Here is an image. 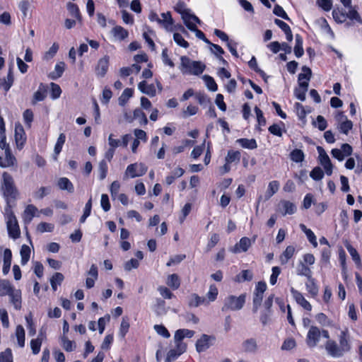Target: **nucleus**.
I'll use <instances>...</instances> for the list:
<instances>
[{"instance_id":"obj_1","label":"nucleus","mask_w":362,"mask_h":362,"mask_svg":"<svg viewBox=\"0 0 362 362\" xmlns=\"http://www.w3.org/2000/svg\"><path fill=\"white\" fill-rule=\"evenodd\" d=\"M339 344L335 341L329 339L325 344V349L327 354L333 358H339L351 350L349 337L345 331H342L339 337Z\"/></svg>"},{"instance_id":"obj_2","label":"nucleus","mask_w":362,"mask_h":362,"mask_svg":"<svg viewBox=\"0 0 362 362\" xmlns=\"http://www.w3.org/2000/svg\"><path fill=\"white\" fill-rule=\"evenodd\" d=\"M0 191L8 204H15L19 197L20 193L16 186L15 181L7 172L2 173Z\"/></svg>"},{"instance_id":"obj_3","label":"nucleus","mask_w":362,"mask_h":362,"mask_svg":"<svg viewBox=\"0 0 362 362\" xmlns=\"http://www.w3.org/2000/svg\"><path fill=\"white\" fill-rule=\"evenodd\" d=\"M180 71L182 74L200 75L204 71L206 66L202 62L192 61L186 56H182L180 58Z\"/></svg>"},{"instance_id":"obj_4","label":"nucleus","mask_w":362,"mask_h":362,"mask_svg":"<svg viewBox=\"0 0 362 362\" xmlns=\"http://www.w3.org/2000/svg\"><path fill=\"white\" fill-rule=\"evenodd\" d=\"M246 294L243 293L238 297L230 295L226 297L221 308L223 312L235 311L242 309L245 303Z\"/></svg>"},{"instance_id":"obj_5","label":"nucleus","mask_w":362,"mask_h":362,"mask_svg":"<svg viewBox=\"0 0 362 362\" xmlns=\"http://www.w3.org/2000/svg\"><path fill=\"white\" fill-rule=\"evenodd\" d=\"M267 285L264 281H259L256 286L253 296V313H257L259 307L261 305L263 299V295L266 291Z\"/></svg>"},{"instance_id":"obj_6","label":"nucleus","mask_w":362,"mask_h":362,"mask_svg":"<svg viewBox=\"0 0 362 362\" xmlns=\"http://www.w3.org/2000/svg\"><path fill=\"white\" fill-rule=\"evenodd\" d=\"M216 341L214 335H208L203 334L196 342V350L198 353H201L207 350Z\"/></svg>"},{"instance_id":"obj_7","label":"nucleus","mask_w":362,"mask_h":362,"mask_svg":"<svg viewBox=\"0 0 362 362\" xmlns=\"http://www.w3.org/2000/svg\"><path fill=\"white\" fill-rule=\"evenodd\" d=\"M147 167L143 163H134L127 166L126 175L131 177H139L147 171Z\"/></svg>"},{"instance_id":"obj_8","label":"nucleus","mask_w":362,"mask_h":362,"mask_svg":"<svg viewBox=\"0 0 362 362\" xmlns=\"http://www.w3.org/2000/svg\"><path fill=\"white\" fill-rule=\"evenodd\" d=\"M321 336V332L320 329L315 326H311L307 335L306 342L308 346L315 347L317 346L320 337Z\"/></svg>"},{"instance_id":"obj_9","label":"nucleus","mask_w":362,"mask_h":362,"mask_svg":"<svg viewBox=\"0 0 362 362\" xmlns=\"http://www.w3.org/2000/svg\"><path fill=\"white\" fill-rule=\"evenodd\" d=\"M15 141L18 149H22L25 141L26 136L24 129L21 124H16L15 127Z\"/></svg>"},{"instance_id":"obj_10","label":"nucleus","mask_w":362,"mask_h":362,"mask_svg":"<svg viewBox=\"0 0 362 362\" xmlns=\"http://www.w3.org/2000/svg\"><path fill=\"white\" fill-rule=\"evenodd\" d=\"M15 204H6L4 209V216L6 220V226H18V221L12 211V206Z\"/></svg>"},{"instance_id":"obj_11","label":"nucleus","mask_w":362,"mask_h":362,"mask_svg":"<svg viewBox=\"0 0 362 362\" xmlns=\"http://www.w3.org/2000/svg\"><path fill=\"white\" fill-rule=\"evenodd\" d=\"M47 94V86L41 83L39 85L38 89L34 93L31 103L35 105L37 102L43 101Z\"/></svg>"},{"instance_id":"obj_12","label":"nucleus","mask_w":362,"mask_h":362,"mask_svg":"<svg viewBox=\"0 0 362 362\" xmlns=\"http://www.w3.org/2000/svg\"><path fill=\"white\" fill-rule=\"evenodd\" d=\"M296 207L292 202L287 200H281L277 206V210L283 215L293 214Z\"/></svg>"},{"instance_id":"obj_13","label":"nucleus","mask_w":362,"mask_h":362,"mask_svg":"<svg viewBox=\"0 0 362 362\" xmlns=\"http://www.w3.org/2000/svg\"><path fill=\"white\" fill-rule=\"evenodd\" d=\"M16 164V158L12 154L11 148H7L5 151V159L0 156V167L8 168Z\"/></svg>"},{"instance_id":"obj_14","label":"nucleus","mask_w":362,"mask_h":362,"mask_svg":"<svg viewBox=\"0 0 362 362\" xmlns=\"http://www.w3.org/2000/svg\"><path fill=\"white\" fill-rule=\"evenodd\" d=\"M291 292L296 301L306 310H311L312 306L310 303L303 297L301 293L295 290L293 288L291 289Z\"/></svg>"},{"instance_id":"obj_15","label":"nucleus","mask_w":362,"mask_h":362,"mask_svg":"<svg viewBox=\"0 0 362 362\" xmlns=\"http://www.w3.org/2000/svg\"><path fill=\"white\" fill-rule=\"evenodd\" d=\"M242 348L246 353L255 354L258 350V345L256 339L249 338L242 343Z\"/></svg>"},{"instance_id":"obj_16","label":"nucleus","mask_w":362,"mask_h":362,"mask_svg":"<svg viewBox=\"0 0 362 362\" xmlns=\"http://www.w3.org/2000/svg\"><path fill=\"white\" fill-rule=\"evenodd\" d=\"M161 17L162 19L160 18L158 24L162 25L167 31L172 32L173 30V19L170 12L161 13Z\"/></svg>"},{"instance_id":"obj_17","label":"nucleus","mask_w":362,"mask_h":362,"mask_svg":"<svg viewBox=\"0 0 362 362\" xmlns=\"http://www.w3.org/2000/svg\"><path fill=\"white\" fill-rule=\"evenodd\" d=\"M14 81L12 67H9L6 78H0V89L3 88L7 92L12 86Z\"/></svg>"},{"instance_id":"obj_18","label":"nucleus","mask_w":362,"mask_h":362,"mask_svg":"<svg viewBox=\"0 0 362 362\" xmlns=\"http://www.w3.org/2000/svg\"><path fill=\"white\" fill-rule=\"evenodd\" d=\"M129 237V232L125 228H122L120 233V240L119 241V247L123 251H127L131 248V243L128 240Z\"/></svg>"},{"instance_id":"obj_19","label":"nucleus","mask_w":362,"mask_h":362,"mask_svg":"<svg viewBox=\"0 0 362 362\" xmlns=\"http://www.w3.org/2000/svg\"><path fill=\"white\" fill-rule=\"evenodd\" d=\"M251 245V240L248 238H242L238 243L231 250L233 253L246 252Z\"/></svg>"},{"instance_id":"obj_20","label":"nucleus","mask_w":362,"mask_h":362,"mask_svg":"<svg viewBox=\"0 0 362 362\" xmlns=\"http://www.w3.org/2000/svg\"><path fill=\"white\" fill-rule=\"evenodd\" d=\"M37 208L33 204L28 205L22 215L25 224H28L37 212Z\"/></svg>"},{"instance_id":"obj_21","label":"nucleus","mask_w":362,"mask_h":362,"mask_svg":"<svg viewBox=\"0 0 362 362\" xmlns=\"http://www.w3.org/2000/svg\"><path fill=\"white\" fill-rule=\"evenodd\" d=\"M309 83L306 82H300L298 84V87L294 90L295 96L300 100L304 101L306 98V92L308 89Z\"/></svg>"},{"instance_id":"obj_22","label":"nucleus","mask_w":362,"mask_h":362,"mask_svg":"<svg viewBox=\"0 0 362 362\" xmlns=\"http://www.w3.org/2000/svg\"><path fill=\"white\" fill-rule=\"evenodd\" d=\"M108 58L103 57L98 62L95 67V74L99 76H104L108 69Z\"/></svg>"},{"instance_id":"obj_23","label":"nucleus","mask_w":362,"mask_h":362,"mask_svg":"<svg viewBox=\"0 0 362 362\" xmlns=\"http://www.w3.org/2000/svg\"><path fill=\"white\" fill-rule=\"evenodd\" d=\"M138 88L141 92L145 93L151 97H153L156 94V88L153 84H147L145 81L140 82Z\"/></svg>"},{"instance_id":"obj_24","label":"nucleus","mask_w":362,"mask_h":362,"mask_svg":"<svg viewBox=\"0 0 362 362\" xmlns=\"http://www.w3.org/2000/svg\"><path fill=\"white\" fill-rule=\"evenodd\" d=\"M14 291L13 286L6 279H0V296H8Z\"/></svg>"},{"instance_id":"obj_25","label":"nucleus","mask_w":362,"mask_h":362,"mask_svg":"<svg viewBox=\"0 0 362 362\" xmlns=\"http://www.w3.org/2000/svg\"><path fill=\"white\" fill-rule=\"evenodd\" d=\"M12 259V253L10 249H5L4 252V265L2 272L4 275L9 272Z\"/></svg>"},{"instance_id":"obj_26","label":"nucleus","mask_w":362,"mask_h":362,"mask_svg":"<svg viewBox=\"0 0 362 362\" xmlns=\"http://www.w3.org/2000/svg\"><path fill=\"white\" fill-rule=\"evenodd\" d=\"M65 66L66 65L64 62H60L57 64L54 67V71L49 74V77L52 80H56L60 78L65 70Z\"/></svg>"},{"instance_id":"obj_27","label":"nucleus","mask_w":362,"mask_h":362,"mask_svg":"<svg viewBox=\"0 0 362 362\" xmlns=\"http://www.w3.org/2000/svg\"><path fill=\"white\" fill-rule=\"evenodd\" d=\"M279 189V182L274 180L269 183L268 189L264 194V200L269 199Z\"/></svg>"},{"instance_id":"obj_28","label":"nucleus","mask_w":362,"mask_h":362,"mask_svg":"<svg viewBox=\"0 0 362 362\" xmlns=\"http://www.w3.org/2000/svg\"><path fill=\"white\" fill-rule=\"evenodd\" d=\"M274 23L284 32L288 41L293 40V34L288 25L279 19H275Z\"/></svg>"},{"instance_id":"obj_29","label":"nucleus","mask_w":362,"mask_h":362,"mask_svg":"<svg viewBox=\"0 0 362 362\" xmlns=\"http://www.w3.org/2000/svg\"><path fill=\"white\" fill-rule=\"evenodd\" d=\"M294 252L295 247L291 245L288 246L279 257L281 264H286L288 262V260L293 256Z\"/></svg>"},{"instance_id":"obj_30","label":"nucleus","mask_w":362,"mask_h":362,"mask_svg":"<svg viewBox=\"0 0 362 362\" xmlns=\"http://www.w3.org/2000/svg\"><path fill=\"white\" fill-rule=\"evenodd\" d=\"M134 90L132 88H125L121 95L118 98V103L120 106H124L127 101L133 96Z\"/></svg>"},{"instance_id":"obj_31","label":"nucleus","mask_w":362,"mask_h":362,"mask_svg":"<svg viewBox=\"0 0 362 362\" xmlns=\"http://www.w3.org/2000/svg\"><path fill=\"white\" fill-rule=\"evenodd\" d=\"M57 185L60 189L67 190L69 193H73L74 187L73 184L66 177H61L58 180Z\"/></svg>"},{"instance_id":"obj_32","label":"nucleus","mask_w":362,"mask_h":362,"mask_svg":"<svg viewBox=\"0 0 362 362\" xmlns=\"http://www.w3.org/2000/svg\"><path fill=\"white\" fill-rule=\"evenodd\" d=\"M10 298V302L13 305L16 310H20L21 308V295L19 290L13 291L12 293L8 295Z\"/></svg>"},{"instance_id":"obj_33","label":"nucleus","mask_w":362,"mask_h":362,"mask_svg":"<svg viewBox=\"0 0 362 362\" xmlns=\"http://www.w3.org/2000/svg\"><path fill=\"white\" fill-rule=\"evenodd\" d=\"M129 326L130 325L129 317L127 316L123 317L119 329L118 336L119 338H124L126 334L129 331Z\"/></svg>"},{"instance_id":"obj_34","label":"nucleus","mask_w":362,"mask_h":362,"mask_svg":"<svg viewBox=\"0 0 362 362\" xmlns=\"http://www.w3.org/2000/svg\"><path fill=\"white\" fill-rule=\"evenodd\" d=\"M194 332L187 329H180L175 332L174 339L182 340L185 337L191 338L194 336Z\"/></svg>"},{"instance_id":"obj_35","label":"nucleus","mask_w":362,"mask_h":362,"mask_svg":"<svg viewBox=\"0 0 362 362\" xmlns=\"http://www.w3.org/2000/svg\"><path fill=\"white\" fill-rule=\"evenodd\" d=\"M67 9L72 17L76 18V20H78L79 22H81L82 16L76 4L69 2L67 4Z\"/></svg>"},{"instance_id":"obj_36","label":"nucleus","mask_w":362,"mask_h":362,"mask_svg":"<svg viewBox=\"0 0 362 362\" xmlns=\"http://www.w3.org/2000/svg\"><path fill=\"white\" fill-rule=\"evenodd\" d=\"M175 10L177 13H180L182 19L185 21L187 19V18L189 16L188 13L191 11L190 9L185 8V4L182 1H178L177 3L176 6H175Z\"/></svg>"},{"instance_id":"obj_37","label":"nucleus","mask_w":362,"mask_h":362,"mask_svg":"<svg viewBox=\"0 0 362 362\" xmlns=\"http://www.w3.org/2000/svg\"><path fill=\"white\" fill-rule=\"evenodd\" d=\"M294 53L296 57H300L303 55V39L300 35H296V45L294 47Z\"/></svg>"},{"instance_id":"obj_38","label":"nucleus","mask_w":362,"mask_h":362,"mask_svg":"<svg viewBox=\"0 0 362 362\" xmlns=\"http://www.w3.org/2000/svg\"><path fill=\"white\" fill-rule=\"evenodd\" d=\"M65 140H66L65 134L63 133L60 134L57 139L55 146H54V160H57V156L62 151V149L63 145L65 142Z\"/></svg>"},{"instance_id":"obj_39","label":"nucleus","mask_w":362,"mask_h":362,"mask_svg":"<svg viewBox=\"0 0 362 362\" xmlns=\"http://www.w3.org/2000/svg\"><path fill=\"white\" fill-rule=\"evenodd\" d=\"M16 336L18 341V345L20 347L25 346V330L22 325H19L16 329Z\"/></svg>"},{"instance_id":"obj_40","label":"nucleus","mask_w":362,"mask_h":362,"mask_svg":"<svg viewBox=\"0 0 362 362\" xmlns=\"http://www.w3.org/2000/svg\"><path fill=\"white\" fill-rule=\"evenodd\" d=\"M302 71L303 73H300L298 75V83L300 82H308L312 76V71L309 67L303 66L302 67Z\"/></svg>"},{"instance_id":"obj_41","label":"nucleus","mask_w":362,"mask_h":362,"mask_svg":"<svg viewBox=\"0 0 362 362\" xmlns=\"http://www.w3.org/2000/svg\"><path fill=\"white\" fill-rule=\"evenodd\" d=\"M237 142L243 148L248 149H255L257 147L255 139H239Z\"/></svg>"},{"instance_id":"obj_42","label":"nucleus","mask_w":362,"mask_h":362,"mask_svg":"<svg viewBox=\"0 0 362 362\" xmlns=\"http://www.w3.org/2000/svg\"><path fill=\"white\" fill-rule=\"evenodd\" d=\"M20 254H21V264L25 265L28 263V262L29 261L30 256V247L26 245H22L21 251H20Z\"/></svg>"},{"instance_id":"obj_43","label":"nucleus","mask_w":362,"mask_h":362,"mask_svg":"<svg viewBox=\"0 0 362 362\" xmlns=\"http://www.w3.org/2000/svg\"><path fill=\"white\" fill-rule=\"evenodd\" d=\"M240 159V153L238 151L230 150L228 151L227 156L225 160L227 163H231L233 162L238 163Z\"/></svg>"},{"instance_id":"obj_44","label":"nucleus","mask_w":362,"mask_h":362,"mask_svg":"<svg viewBox=\"0 0 362 362\" xmlns=\"http://www.w3.org/2000/svg\"><path fill=\"white\" fill-rule=\"evenodd\" d=\"M306 288L308 293L313 297L316 296L318 293V288L315 284V279L311 278L308 279L306 283Z\"/></svg>"},{"instance_id":"obj_45","label":"nucleus","mask_w":362,"mask_h":362,"mask_svg":"<svg viewBox=\"0 0 362 362\" xmlns=\"http://www.w3.org/2000/svg\"><path fill=\"white\" fill-rule=\"evenodd\" d=\"M253 274L250 270H243L241 273L235 276V280L238 282L250 281L252 279Z\"/></svg>"},{"instance_id":"obj_46","label":"nucleus","mask_w":362,"mask_h":362,"mask_svg":"<svg viewBox=\"0 0 362 362\" xmlns=\"http://www.w3.org/2000/svg\"><path fill=\"white\" fill-rule=\"evenodd\" d=\"M167 284L173 289H177L180 285V281L178 276L173 274L168 276L167 279Z\"/></svg>"},{"instance_id":"obj_47","label":"nucleus","mask_w":362,"mask_h":362,"mask_svg":"<svg viewBox=\"0 0 362 362\" xmlns=\"http://www.w3.org/2000/svg\"><path fill=\"white\" fill-rule=\"evenodd\" d=\"M297 274L300 276H305L308 279L312 277V272L310 269L303 262H300L298 267Z\"/></svg>"},{"instance_id":"obj_48","label":"nucleus","mask_w":362,"mask_h":362,"mask_svg":"<svg viewBox=\"0 0 362 362\" xmlns=\"http://www.w3.org/2000/svg\"><path fill=\"white\" fill-rule=\"evenodd\" d=\"M129 35V32L120 25L115 26V37L123 40Z\"/></svg>"},{"instance_id":"obj_49","label":"nucleus","mask_w":362,"mask_h":362,"mask_svg":"<svg viewBox=\"0 0 362 362\" xmlns=\"http://www.w3.org/2000/svg\"><path fill=\"white\" fill-rule=\"evenodd\" d=\"M62 346L66 351H72L76 347L75 342L69 340L66 336H62Z\"/></svg>"},{"instance_id":"obj_50","label":"nucleus","mask_w":362,"mask_h":362,"mask_svg":"<svg viewBox=\"0 0 362 362\" xmlns=\"http://www.w3.org/2000/svg\"><path fill=\"white\" fill-rule=\"evenodd\" d=\"M352 122L348 119H346V120L337 124L338 129L344 134H348L349 130L352 129Z\"/></svg>"},{"instance_id":"obj_51","label":"nucleus","mask_w":362,"mask_h":362,"mask_svg":"<svg viewBox=\"0 0 362 362\" xmlns=\"http://www.w3.org/2000/svg\"><path fill=\"white\" fill-rule=\"evenodd\" d=\"M188 15L189 16L188 18H187V19L186 21L183 20L184 23L185 24V25L187 26V28H188V25L190 26L192 25L194 28H197L196 23L200 24L201 21L199 19V18L197 16H196L194 14L192 13L191 11L189 13H188Z\"/></svg>"},{"instance_id":"obj_52","label":"nucleus","mask_w":362,"mask_h":362,"mask_svg":"<svg viewBox=\"0 0 362 362\" xmlns=\"http://www.w3.org/2000/svg\"><path fill=\"white\" fill-rule=\"evenodd\" d=\"M206 302V300L203 298L199 296L197 294H192L191 296V300L189 303V306L192 307H198L201 304H204Z\"/></svg>"},{"instance_id":"obj_53","label":"nucleus","mask_w":362,"mask_h":362,"mask_svg":"<svg viewBox=\"0 0 362 362\" xmlns=\"http://www.w3.org/2000/svg\"><path fill=\"white\" fill-rule=\"evenodd\" d=\"M42 345V339L40 338V335L37 339H32L30 341V346L33 354L36 355L39 354L40 347Z\"/></svg>"},{"instance_id":"obj_54","label":"nucleus","mask_w":362,"mask_h":362,"mask_svg":"<svg viewBox=\"0 0 362 362\" xmlns=\"http://www.w3.org/2000/svg\"><path fill=\"white\" fill-rule=\"evenodd\" d=\"M290 158L293 161L300 163L304 159V153L300 149H295L290 153Z\"/></svg>"},{"instance_id":"obj_55","label":"nucleus","mask_w":362,"mask_h":362,"mask_svg":"<svg viewBox=\"0 0 362 362\" xmlns=\"http://www.w3.org/2000/svg\"><path fill=\"white\" fill-rule=\"evenodd\" d=\"M0 362H13V354L10 348L0 353Z\"/></svg>"},{"instance_id":"obj_56","label":"nucleus","mask_w":362,"mask_h":362,"mask_svg":"<svg viewBox=\"0 0 362 362\" xmlns=\"http://www.w3.org/2000/svg\"><path fill=\"white\" fill-rule=\"evenodd\" d=\"M203 79L205 81V83L207 88L211 91H216L218 89L217 84L216 83L214 79L208 75H204L203 76Z\"/></svg>"},{"instance_id":"obj_57","label":"nucleus","mask_w":362,"mask_h":362,"mask_svg":"<svg viewBox=\"0 0 362 362\" xmlns=\"http://www.w3.org/2000/svg\"><path fill=\"white\" fill-rule=\"evenodd\" d=\"M346 247L349 252L350 255L351 256L353 260L358 264L361 265V258L360 256L356 251V250L351 245L348 244L346 245Z\"/></svg>"},{"instance_id":"obj_58","label":"nucleus","mask_w":362,"mask_h":362,"mask_svg":"<svg viewBox=\"0 0 362 362\" xmlns=\"http://www.w3.org/2000/svg\"><path fill=\"white\" fill-rule=\"evenodd\" d=\"M51 191L50 187H41L37 191L34 193L35 199H42L46 195L49 194Z\"/></svg>"},{"instance_id":"obj_59","label":"nucleus","mask_w":362,"mask_h":362,"mask_svg":"<svg viewBox=\"0 0 362 362\" xmlns=\"http://www.w3.org/2000/svg\"><path fill=\"white\" fill-rule=\"evenodd\" d=\"M317 150L319 153V158L321 165H324L331 162L328 155L327 154V153L325 152L322 147L317 146Z\"/></svg>"},{"instance_id":"obj_60","label":"nucleus","mask_w":362,"mask_h":362,"mask_svg":"<svg viewBox=\"0 0 362 362\" xmlns=\"http://www.w3.org/2000/svg\"><path fill=\"white\" fill-rule=\"evenodd\" d=\"M218 296V289L214 285H211L209 287V291H208L206 294V297L208 298V301H206V303H209V302L214 301Z\"/></svg>"},{"instance_id":"obj_61","label":"nucleus","mask_w":362,"mask_h":362,"mask_svg":"<svg viewBox=\"0 0 362 362\" xmlns=\"http://www.w3.org/2000/svg\"><path fill=\"white\" fill-rule=\"evenodd\" d=\"M58 49L59 45L56 42L53 43V45L51 46L49 50L45 52L44 55V59L46 60L52 59L57 54Z\"/></svg>"},{"instance_id":"obj_62","label":"nucleus","mask_w":362,"mask_h":362,"mask_svg":"<svg viewBox=\"0 0 362 362\" xmlns=\"http://www.w3.org/2000/svg\"><path fill=\"white\" fill-rule=\"evenodd\" d=\"M98 172L100 180H104L106 177L107 172V165L105 160H103L100 162Z\"/></svg>"},{"instance_id":"obj_63","label":"nucleus","mask_w":362,"mask_h":362,"mask_svg":"<svg viewBox=\"0 0 362 362\" xmlns=\"http://www.w3.org/2000/svg\"><path fill=\"white\" fill-rule=\"evenodd\" d=\"M310 176L315 180H320L324 176V173L320 167H315L310 172Z\"/></svg>"},{"instance_id":"obj_64","label":"nucleus","mask_w":362,"mask_h":362,"mask_svg":"<svg viewBox=\"0 0 362 362\" xmlns=\"http://www.w3.org/2000/svg\"><path fill=\"white\" fill-rule=\"evenodd\" d=\"M173 39L178 45L184 48H187L189 45L180 33H175L173 35Z\"/></svg>"}]
</instances>
